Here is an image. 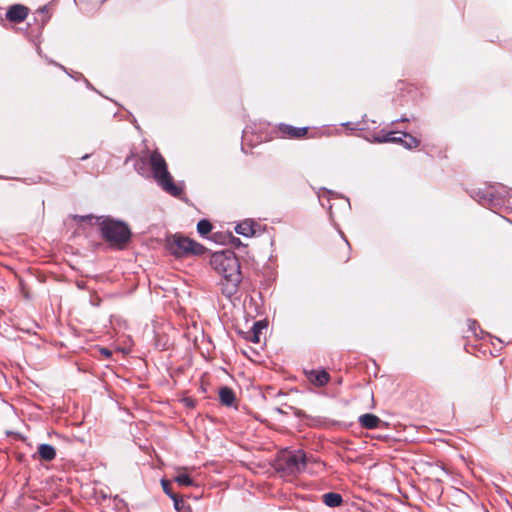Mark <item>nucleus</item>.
Returning <instances> with one entry per match:
<instances>
[{
	"label": "nucleus",
	"mask_w": 512,
	"mask_h": 512,
	"mask_svg": "<svg viewBox=\"0 0 512 512\" xmlns=\"http://www.w3.org/2000/svg\"><path fill=\"white\" fill-rule=\"evenodd\" d=\"M211 230H212V224L208 220L202 219L198 222L197 231L200 235L205 236L208 233H210Z\"/></svg>",
	"instance_id": "obj_16"
},
{
	"label": "nucleus",
	"mask_w": 512,
	"mask_h": 512,
	"mask_svg": "<svg viewBox=\"0 0 512 512\" xmlns=\"http://www.w3.org/2000/svg\"><path fill=\"white\" fill-rule=\"evenodd\" d=\"M399 121H403L404 122V121H408V119L407 118H401Z\"/></svg>",
	"instance_id": "obj_25"
},
{
	"label": "nucleus",
	"mask_w": 512,
	"mask_h": 512,
	"mask_svg": "<svg viewBox=\"0 0 512 512\" xmlns=\"http://www.w3.org/2000/svg\"><path fill=\"white\" fill-rule=\"evenodd\" d=\"M75 220L79 222L89 221L92 222L95 220L100 228L103 237L113 245L122 246L125 244L131 236L130 229L126 224L120 221H115L109 217H94L93 215H85V216H74Z\"/></svg>",
	"instance_id": "obj_2"
},
{
	"label": "nucleus",
	"mask_w": 512,
	"mask_h": 512,
	"mask_svg": "<svg viewBox=\"0 0 512 512\" xmlns=\"http://www.w3.org/2000/svg\"><path fill=\"white\" fill-rule=\"evenodd\" d=\"M279 131L289 138H301L307 134L308 128H296L288 124H280Z\"/></svg>",
	"instance_id": "obj_8"
},
{
	"label": "nucleus",
	"mask_w": 512,
	"mask_h": 512,
	"mask_svg": "<svg viewBox=\"0 0 512 512\" xmlns=\"http://www.w3.org/2000/svg\"><path fill=\"white\" fill-rule=\"evenodd\" d=\"M27 14L28 9L25 6L15 4L9 8L6 16L11 22H21L26 18Z\"/></svg>",
	"instance_id": "obj_7"
},
{
	"label": "nucleus",
	"mask_w": 512,
	"mask_h": 512,
	"mask_svg": "<svg viewBox=\"0 0 512 512\" xmlns=\"http://www.w3.org/2000/svg\"><path fill=\"white\" fill-rule=\"evenodd\" d=\"M307 380L317 387H322L330 380V375L325 370H304Z\"/></svg>",
	"instance_id": "obj_6"
},
{
	"label": "nucleus",
	"mask_w": 512,
	"mask_h": 512,
	"mask_svg": "<svg viewBox=\"0 0 512 512\" xmlns=\"http://www.w3.org/2000/svg\"><path fill=\"white\" fill-rule=\"evenodd\" d=\"M251 340L254 343H259L260 342L259 333L257 331H253V337H252Z\"/></svg>",
	"instance_id": "obj_21"
},
{
	"label": "nucleus",
	"mask_w": 512,
	"mask_h": 512,
	"mask_svg": "<svg viewBox=\"0 0 512 512\" xmlns=\"http://www.w3.org/2000/svg\"><path fill=\"white\" fill-rule=\"evenodd\" d=\"M174 480L181 486H192L193 480L186 473H178Z\"/></svg>",
	"instance_id": "obj_17"
},
{
	"label": "nucleus",
	"mask_w": 512,
	"mask_h": 512,
	"mask_svg": "<svg viewBox=\"0 0 512 512\" xmlns=\"http://www.w3.org/2000/svg\"><path fill=\"white\" fill-rule=\"evenodd\" d=\"M402 142H403V139L401 137H395L394 136V140L392 141V143H399L402 145Z\"/></svg>",
	"instance_id": "obj_22"
},
{
	"label": "nucleus",
	"mask_w": 512,
	"mask_h": 512,
	"mask_svg": "<svg viewBox=\"0 0 512 512\" xmlns=\"http://www.w3.org/2000/svg\"><path fill=\"white\" fill-rule=\"evenodd\" d=\"M345 241H346L348 248L350 249V243L347 240H345Z\"/></svg>",
	"instance_id": "obj_26"
},
{
	"label": "nucleus",
	"mask_w": 512,
	"mask_h": 512,
	"mask_svg": "<svg viewBox=\"0 0 512 512\" xmlns=\"http://www.w3.org/2000/svg\"><path fill=\"white\" fill-rule=\"evenodd\" d=\"M359 423L365 429H375L381 423V419L374 414L366 413L359 417Z\"/></svg>",
	"instance_id": "obj_9"
},
{
	"label": "nucleus",
	"mask_w": 512,
	"mask_h": 512,
	"mask_svg": "<svg viewBox=\"0 0 512 512\" xmlns=\"http://www.w3.org/2000/svg\"><path fill=\"white\" fill-rule=\"evenodd\" d=\"M219 399L222 405L231 407L233 406L236 399L235 393L231 388L227 386L221 387L219 390Z\"/></svg>",
	"instance_id": "obj_11"
},
{
	"label": "nucleus",
	"mask_w": 512,
	"mask_h": 512,
	"mask_svg": "<svg viewBox=\"0 0 512 512\" xmlns=\"http://www.w3.org/2000/svg\"><path fill=\"white\" fill-rule=\"evenodd\" d=\"M149 163L153 176L162 189L172 196H179L182 193V189L173 182L162 155L158 151L152 152Z\"/></svg>",
	"instance_id": "obj_3"
},
{
	"label": "nucleus",
	"mask_w": 512,
	"mask_h": 512,
	"mask_svg": "<svg viewBox=\"0 0 512 512\" xmlns=\"http://www.w3.org/2000/svg\"><path fill=\"white\" fill-rule=\"evenodd\" d=\"M307 463V457L304 451H289L278 459L277 470L285 475L293 476L304 471Z\"/></svg>",
	"instance_id": "obj_4"
},
{
	"label": "nucleus",
	"mask_w": 512,
	"mask_h": 512,
	"mask_svg": "<svg viewBox=\"0 0 512 512\" xmlns=\"http://www.w3.org/2000/svg\"><path fill=\"white\" fill-rule=\"evenodd\" d=\"M167 245L170 253L176 257H184L188 254H200L203 250L202 245L187 237L178 235L169 239Z\"/></svg>",
	"instance_id": "obj_5"
},
{
	"label": "nucleus",
	"mask_w": 512,
	"mask_h": 512,
	"mask_svg": "<svg viewBox=\"0 0 512 512\" xmlns=\"http://www.w3.org/2000/svg\"><path fill=\"white\" fill-rule=\"evenodd\" d=\"M211 266L221 276L220 289L227 298H232L239 289L242 280L240 263L235 253L223 251L214 253L211 257Z\"/></svg>",
	"instance_id": "obj_1"
},
{
	"label": "nucleus",
	"mask_w": 512,
	"mask_h": 512,
	"mask_svg": "<svg viewBox=\"0 0 512 512\" xmlns=\"http://www.w3.org/2000/svg\"><path fill=\"white\" fill-rule=\"evenodd\" d=\"M171 499L174 503V508L178 512H193L191 506L182 498L177 495H171Z\"/></svg>",
	"instance_id": "obj_14"
},
{
	"label": "nucleus",
	"mask_w": 512,
	"mask_h": 512,
	"mask_svg": "<svg viewBox=\"0 0 512 512\" xmlns=\"http://www.w3.org/2000/svg\"><path fill=\"white\" fill-rule=\"evenodd\" d=\"M475 324H476V322H475V321H472V322H471V325H470V328L474 330V329H475V328H474Z\"/></svg>",
	"instance_id": "obj_24"
},
{
	"label": "nucleus",
	"mask_w": 512,
	"mask_h": 512,
	"mask_svg": "<svg viewBox=\"0 0 512 512\" xmlns=\"http://www.w3.org/2000/svg\"><path fill=\"white\" fill-rule=\"evenodd\" d=\"M101 352H102V354H104L107 357L111 356V352L108 349L104 348L101 350Z\"/></svg>",
	"instance_id": "obj_23"
},
{
	"label": "nucleus",
	"mask_w": 512,
	"mask_h": 512,
	"mask_svg": "<svg viewBox=\"0 0 512 512\" xmlns=\"http://www.w3.org/2000/svg\"><path fill=\"white\" fill-rule=\"evenodd\" d=\"M161 484H162V488H163L164 492L168 496L171 497V495H175L174 493L171 492V490H170V483L167 480H162Z\"/></svg>",
	"instance_id": "obj_19"
},
{
	"label": "nucleus",
	"mask_w": 512,
	"mask_h": 512,
	"mask_svg": "<svg viewBox=\"0 0 512 512\" xmlns=\"http://www.w3.org/2000/svg\"><path fill=\"white\" fill-rule=\"evenodd\" d=\"M402 135L406 138L403 139L402 145L407 149H414L420 145V140L409 133L403 132Z\"/></svg>",
	"instance_id": "obj_15"
},
{
	"label": "nucleus",
	"mask_w": 512,
	"mask_h": 512,
	"mask_svg": "<svg viewBox=\"0 0 512 512\" xmlns=\"http://www.w3.org/2000/svg\"><path fill=\"white\" fill-rule=\"evenodd\" d=\"M255 226L256 224L254 221L244 220L236 226L235 231L245 237H251L255 234Z\"/></svg>",
	"instance_id": "obj_10"
},
{
	"label": "nucleus",
	"mask_w": 512,
	"mask_h": 512,
	"mask_svg": "<svg viewBox=\"0 0 512 512\" xmlns=\"http://www.w3.org/2000/svg\"><path fill=\"white\" fill-rule=\"evenodd\" d=\"M323 502L329 507H337L342 503V496L338 493L329 492L323 495Z\"/></svg>",
	"instance_id": "obj_13"
},
{
	"label": "nucleus",
	"mask_w": 512,
	"mask_h": 512,
	"mask_svg": "<svg viewBox=\"0 0 512 512\" xmlns=\"http://www.w3.org/2000/svg\"><path fill=\"white\" fill-rule=\"evenodd\" d=\"M38 454L44 461H52L56 457V450L52 445L40 444L38 446Z\"/></svg>",
	"instance_id": "obj_12"
},
{
	"label": "nucleus",
	"mask_w": 512,
	"mask_h": 512,
	"mask_svg": "<svg viewBox=\"0 0 512 512\" xmlns=\"http://www.w3.org/2000/svg\"><path fill=\"white\" fill-rule=\"evenodd\" d=\"M393 140H394V132H389V133L384 134L383 136H376L374 138V141L379 142V143H388V142L392 143Z\"/></svg>",
	"instance_id": "obj_18"
},
{
	"label": "nucleus",
	"mask_w": 512,
	"mask_h": 512,
	"mask_svg": "<svg viewBox=\"0 0 512 512\" xmlns=\"http://www.w3.org/2000/svg\"><path fill=\"white\" fill-rule=\"evenodd\" d=\"M263 328H266V324L262 321H257L254 323L252 330L260 333Z\"/></svg>",
	"instance_id": "obj_20"
}]
</instances>
